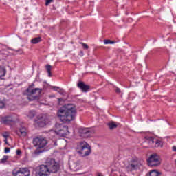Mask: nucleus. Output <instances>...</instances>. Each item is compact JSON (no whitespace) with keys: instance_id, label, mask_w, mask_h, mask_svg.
Returning <instances> with one entry per match:
<instances>
[{"instance_id":"33","label":"nucleus","mask_w":176,"mask_h":176,"mask_svg":"<svg viewBox=\"0 0 176 176\" xmlns=\"http://www.w3.org/2000/svg\"><path fill=\"white\" fill-rule=\"evenodd\" d=\"M16 155H17L18 156H20V155H21V150L17 149V150H16Z\"/></svg>"},{"instance_id":"9","label":"nucleus","mask_w":176,"mask_h":176,"mask_svg":"<svg viewBox=\"0 0 176 176\" xmlns=\"http://www.w3.org/2000/svg\"><path fill=\"white\" fill-rule=\"evenodd\" d=\"M147 163L151 167H157L160 164V161H159V155L157 154H153L147 160Z\"/></svg>"},{"instance_id":"21","label":"nucleus","mask_w":176,"mask_h":176,"mask_svg":"<svg viewBox=\"0 0 176 176\" xmlns=\"http://www.w3.org/2000/svg\"><path fill=\"white\" fill-rule=\"evenodd\" d=\"M35 115H36V113H35V111H30L28 114V117H29L30 119H32L33 118H35Z\"/></svg>"},{"instance_id":"35","label":"nucleus","mask_w":176,"mask_h":176,"mask_svg":"<svg viewBox=\"0 0 176 176\" xmlns=\"http://www.w3.org/2000/svg\"><path fill=\"white\" fill-rule=\"evenodd\" d=\"M116 93H118V94L120 93V89H119L118 87H117V88L116 89Z\"/></svg>"},{"instance_id":"7","label":"nucleus","mask_w":176,"mask_h":176,"mask_svg":"<svg viewBox=\"0 0 176 176\" xmlns=\"http://www.w3.org/2000/svg\"><path fill=\"white\" fill-rule=\"evenodd\" d=\"M30 175L28 168H16L12 170L13 176H30Z\"/></svg>"},{"instance_id":"24","label":"nucleus","mask_w":176,"mask_h":176,"mask_svg":"<svg viewBox=\"0 0 176 176\" xmlns=\"http://www.w3.org/2000/svg\"><path fill=\"white\" fill-rule=\"evenodd\" d=\"M8 159H9V156L4 155L3 158L1 160L0 163H2V164L6 163V162L8 161Z\"/></svg>"},{"instance_id":"3","label":"nucleus","mask_w":176,"mask_h":176,"mask_svg":"<svg viewBox=\"0 0 176 176\" xmlns=\"http://www.w3.org/2000/svg\"><path fill=\"white\" fill-rule=\"evenodd\" d=\"M33 144L34 146L38 147V149L36 150L34 152L35 155H39L40 153H42V152H43L42 151H40L39 149L45 148V146L47 145V140L43 137H36L33 138Z\"/></svg>"},{"instance_id":"34","label":"nucleus","mask_w":176,"mask_h":176,"mask_svg":"<svg viewBox=\"0 0 176 176\" xmlns=\"http://www.w3.org/2000/svg\"><path fill=\"white\" fill-rule=\"evenodd\" d=\"M34 86H35V84L34 82H32L28 87V89H32L34 87Z\"/></svg>"},{"instance_id":"17","label":"nucleus","mask_w":176,"mask_h":176,"mask_svg":"<svg viewBox=\"0 0 176 176\" xmlns=\"http://www.w3.org/2000/svg\"><path fill=\"white\" fill-rule=\"evenodd\" d=\"M6 75V69L0 66V79H3V76Z\"/></svg>"},{"instance_id":"13","label":"nucleus","mask_w":176,"mask_h":176,"mask_svg":"<svg viewBox=\"0 0 176 176\" xmlns=\"http://www.w3.org/2000/svg\"><path fill=\"white\" fill-rule=\"evenodd\" d=\"M148 144L155 148H159V146H161L162 148V146H163V142L159 139H156L155 138H148Z\"/></svg>"},{"instance_id":"12","label":"nucleus","mask_w":176,"mask_h":176,"mask_svg":"<svg viewBox=\"0 0 176 176\" xmlns=\"http://www.w3.org/2000/svg\"><path fill=\"white\" fill-rule=\"evenodd\" d=\"M18 120H19V116L16 114L6 116L2 119V122L3 124H11V123H14Z\"/></svg>"},{"instance_id":"11","label":"nucleus","mask_w":176,"mask_h":176,"mask_svg":"<svg viewBox=\"0 0 176 176\" xmlns=\"http://www.w3.org/2000/svg\"><path fill=\"white\" fill-rule=\"evenodd\" d=\"M140 166L141 163H140L138 160H133L130 162L126 168L128 172L135 171V170L140 168Z\"/></svg>"},{"instance_id":"1","label":"nucleus","mask_w":176,"mask_h":176,"mask_svg":"<svg viewBox=\"0 0 176 176\" xmlns=\"http://www.w3.org/2000/svg\"><path fill=\"white\" fill-rule=\"evenodd\" d=\"M76 116V107L74 104H66L58 111V117L63 123H69Z\"/></svg>"},{"instance_id":"32","label":"nucleus","mask_w":176,"mask_h":176,"mask_svg":"<svg viewBox=\"0 0 176 176\" xmlns=\"http://www.w3.org/2000/svg\"><path fill=\"white\" fill-rule=\"evenodd\" d=\"M5 153H9V152H10V148L6 147L5 150H4Z\"/></svg>"},{"instance_id":"30","label":"nucleus","mask_w":176,"mask_h":176,"mask_svg":"<svg viewBox=\"0 0 176 176\" xmlns=\"http://www.w3.org/2000/svg\"><path fill=\"white\" fill-rule=\"evenodd\" d=\"M37 97H38V96H34V97H33V98H31V96H29V97H28V100H29V101H32V100L36 99Z\"/></svg>"},{"instance_id":"15","label":"nucleus","mask_w":176,"mask_h":176,"mask_svg":"<svg viewBox=\"0 0 176 176\" xmlns=\"http://www.w3.org/2000/svg\"><path fill=\"white\" fill-rule=\"evenodd\" d=\"M26 93H28V96H32V94H37V96H39V94L42 93V89L39 88H35L33 89L28 88L26 89Z\"/></svg>"},{"instance_id":"29","label":"nucleus","mask_w":176,"mask_h":176,"mask_svg":"<svg viewBox=\"0 0 176 176\" xmlns=\"http://www.w3.org/2000/svg\"><path fill=\"white\" fill-rule=\"evenodd\" d=\"M51 2H53V0H46L45 6H49V5H50Z\"/></svg>"},{"instance_id":"41","label":"nucleus","mask_w":176,"mask_h":176,"mask_svg":"<svg viewBox=\"0 0 176 176\" xmlns=\"http://www.w3.org/2000/svg\"><path fill=\"white\" fill-rule=\"evenodd\" d=\"M98 176H102V174H101V173H98Z\"/></svg>"},{"instance_id":"20","label":"nucleus","mask_w":176,"mask_h":176,"mask_svg":"<svg viewBox=\"0 0 176 176\" xmlns=\"http://www.w3.org/2000/svg\"><path fill=\"white\" fill-rule=\"evenodd\" d=\"M161 174L162 173L160 172H157L156 170H153L150 171L149 176H160Z\"/></svg>"},{"instance_id":"42","label":"nucleus","mask_w":176,"mask_h":176,"mask_svg":"<svg viewBox=\"0 0 176 176\" xmlns=\"http://www.w3.org/2000/svg\"><path fill=\"white\" fill-rule=\"evenodd\" d=\"M80 54H83V52L81 51V52H80Z\"/></svg>"},{"instance_id":"36","label":"nucleus","mask_w":176,"mask_h":176,"mask_svg":"<svg viewBox=\"0 0 176 176\" xmlns=\"http://www.w3.org/2000/svg\"><path fill=\"white\" fill-rule=\"evenodd\" d=\"M172 149H173V151L174 152H176V146H173V147L172 148Z\"/></svg>"},{"instance_id":"14","label":"nucleus","mask_w":176,"mask_h":176,"mask_svg":"<svg viewBox=\"0 0 176 176\" xmlns=\"http://www.w3.org/2000/svg\"><path fill=\"white\" fill-rule=\"evenodd\" d=\"M77 87L81 89V91H82L83 93H87V91H89V90L90 89V86L86 85L83 81H79L77 84Z\"/></svg>"},{"instance_id":"18","label":"nucleus","mask_w":176,"mask_h":176,"mask_svg":"<svg viewBox=\"0 0 176 176\" xmlns=\"http://www.w3.org/2000/svg\"><path fill=\"white\" fill-rule=\"evenodd\" d=\"M52 67L50 65H45V69H46V71L48 74V76L50 78H52Z\"/></svg>"},{"instance_id":"4","label":"nucleus","mask_w":176,"mask_h":176,"mask_svg":"<svg viewBox=\"0 0 176 176\" xmlns=\"http://www.w3.org/2000/svg\"><path fill=\"white\" fill-rule=\"evenodd\" d=\"M45 164L48 167V170L50 173L56 174L60 171V164L56 162V160L53 158H48L45 161Z\"/></svg>"},{"instance_id":"38","label":"nucleus","mask_w":176,"mask_h":176,"mask_svg":"<svg viewBox=\"0 0 176 176\" xmlns=\"http://www.w3.org/2000/svg\"><path fill=\"white\" fill-rule=\"evenodd\" d=\"M4 142H5V144H8V138H6V139L4 140Z\"/></svg>"},{"instance_id":"8","label":"nucleus","mask_w":176,"mask_h":176,"mask_svg":"<svg viewBox=\"0 0 176 176\" xmlns=\"http://www.w3.org/2000/svg\"><path fill=\"white\" fill-rule=\"evenodd\" d=\"M78 133L80 134V137H82V138H89V137H91V135L94 134L93 129L83 127L78 129Z\"/></svg>"},{"instance_id":"2","label":"nucleus","mask_w":176,"mask_h":176,"mask_svg":"<svg viewBox=\"0 0 176 176\" xmlns=\"http://www.w3.org/2000/svg\"><path fill=\"white\" fill-rule=\"evenodd\" d=\"M76 152L81 157H86L91 153V147L87 142H81L77 146Z\"/></svg>"},{"instance_id":"10","label":"nucleus","mask_w":176,"mask_h":176,"mask_svg":"<svg viewBox=\"0 0 176 176\" xmlns=\"http://www.w3.org/2000/svg\"><path fill=\"white\" fill-rule=\"evenodd\" d=\"M47 123H49V118L46 116H39L35 120V124L38 127H45Z\"/></svg>"},{"instance_id":"6","label":"nucleus","mask_w":176,"mask_h":176,"mask_svg":"<svg viewBox=\"0 0 176 176\" xmlns=\"http://www.w3.org/2000/svg\"><path fill=\"white\" fill-rule=\"evenodd\" d=\"M50 174L49 168L45 164V165H40L36 168L35 176H49Z\"/></svg>"},{"instance_id":"39","label":"nucleus","mask_w":176,"mask_h":176,"mask_svg":"<svg viewBox=\"0 0 176 176\" xmlns=\"http://www.w3.org/2000/svg\"><path fill=\"white\" fill-rule=\"evenodd\" d=\"M17 52H20V54H21L23 53V50H19Z\"/></svg>"},{"instance_id":"26","label":"nucleus","mask_w":176,"mask_h":176,"mask_svg":"<svg viewBox=\"0 0 176 176\" xmlns=\"http://www.w3.org/2000/svg\"><path fill=\"white\" fill-rule=\"evenodd\" d=\"M5 107V102L3 100H0V109H3Z\"/></svg>"},{"instance_id":"25","label":"nucleus","mask_w":176,"mask_h":176,"mask_svg":"<svg viewBox=\"0 0 176 176\" xmlns=\"http://www.w3.org/2000/svg\"><path fill=\"white\" fill-rule=\"evenodd\" d=\"M58 93H59V94H61V96H65V94H67V93L65 92V91L63 88H59V90L58 91Z\"/></svg>"},{"instance_id":"16","label":"nucleus","mask_w":176,"mask_h":176,"mask_svg":"<svg viewBox=\"0 0 176 176\" xmlns=\"http://www.w3.org/2000/svg\"><path fill=\"white\" fill-rule=\"evenodd\" d=\"M16 134L20 137H25L27 135V128L24 126H21L19 129V131H16Z\"/></svg>"},{"instance_id":"31","label":"nucleus","mask_w":176,"mask_h":176,"mask_svg":"<svg viewBox=\"0 0 176 176\" xmlns=\"http://www.w3.org/2000/svg\"><path fill=\"white\" fill-rule=\"evenodd\" d=\"M82 47H83L84 49H86V50L89 49V45H87V44L82 43Z\"/></svg>"},{"instance_id":"27","label":"nucleus","mask_w":176,"mask_h":176,"mask_svg":"<svg viewBox=\"0 0 176 176\" xmlns=\"http://www.w3.org/2000/svg\"><path fill=\"white\" fill-rule=\"evenodd\" d=\"M51 88L52 89V90H54V91H57V92H58V90H60L59 87L52 86L51 87Z\"/></svg>"},{"instance_id":"40","label":"nucleus","mask_w":176,"mask_h":176,"mask_svg":"<svg viewBox=\"0 0 176 176\" xmlns=\"http://www.w3.org/2000/svg\"><path fill=\"white\" fill-rule=\"evenodd\" d=\"M54 146H57V142H54Z\"/></svg>"},{"instance_id":"5","label":"nucleus","mask_w":176,"mask_h":176,"mask_svg":"<svg viewBox=\"0 0 176 176\" xmlns=\"http://www.w3.org/2000/svg\"><path fill=\"white\" fill-rule=\"evenodd\" d=\"M56 127V133L58 135H60V137H67V135L69 134L68 126L64 125V124H57Z\"/></svg>"},{"instance_id":"37","label":"nucleus","mask_w":176,"mask_h":176,"mask_svg":"<svg viewBox=\"0 0 176 176\" xmlns=\"http://www.w3.org/2000/svg\"><path fill=\"white\" fill-rule=\"evenodd\" d=\"M58 103L60 104V102H61V101H63V98H58Z\"/></svg>"},{"instance_id":"22","label":"nucleus","mask_w":176,"mask_h":176,"mask_svg":"<svg viewBox=\"0 0 176 176\" xmlns=\"http://www.w3.org/2000/svg\"><path fill=\"white\" fill-rule=\"evenodd\" d=\"M108 126L110 129V130H113V129H116L118 127V125L115 124V122H112L108 124Z\"/></svg>"},{"instance_id":"23","label":"nucleus","mask_w":176,"mask_h":176,"mask_svg":"<svg viewBox=\"0 0 176 176\" xmlns=\"http://www.w3.org/2000/svg\"><path fill=\"white\" fill-rule=\"evenodd\" d=\"M104 45H113V43H116L115 41H111V40H108V39H105L104 40Z\"/></svg>"},{"instance_id":"19","label":"nucleus","mask_w":176,"mask_h":176,"mask_svg":"<svg viewBox=\"0 0 176 176\" xmlns=\"http://www.w3.org/2000/svg\"><path fill=\"white\" fill-rule=\"evenodd\" d=\"M41 41L42 38L41 37H35L31 40V43H32L33 45H36V43H39V42H41Z\"/></svg>"},{"instance_id":"28","label":"nucleus","mask_w":176,"mask_h":176,"mask_svg":"<svg viewBox=\"0 0 176 176\" xmlns=\"http://www.w3.org/2000/svg\"><path fill=\"white\" fill-rule=\"evenodd\" d=\"M2 135H3V137L4 138H8V137H9V133H8V132H4L3 134H2Z\"/></svg>"}]
</instances>
